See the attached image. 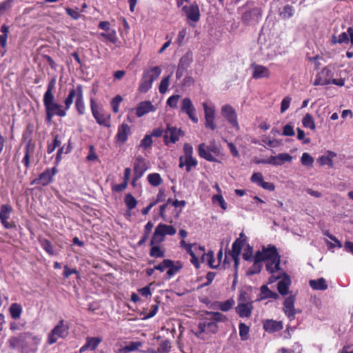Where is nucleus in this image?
Masks as SVG:
<instances>
[{
    "mask_svg": "<svg viewBox=\"0 0 353 353\" xmlns=\"http://www.w3.org/2000/svg\"><path fill=\"white\" fill-rule=\"evenodd\" d=\"M252 77L255 79L268 78L270 77V70L262 65H253Z\"/></svg>",
    "mask_w": 353,
    "mask_h": 353,
    "instance_id": "nucleus-23",
    "label": "nucleus"
},
{
    "mask_svg": "<svg viewBox=\"0 0 353 353\" xmlns=\"http://www.w3.org/2000/svg\"><path fill=\"white\" fill-rule=\"evenodd\" d=\"M99 29L105 30L107 32H101L100 36L105 38L111 43L115 44L118 41L117 32L115 30L110 29V23L109 21H100L98 24Z\"/></svg>",
    "mask_w": 353,
    "mask_h": 353,
    "instance_id": "nucleus-12",
    "label": "nucleus"
},
{
    "mask_svg": "<svg viewBox=\"0 0 353 353\" xmlns=\"http://www.w3.org/2000/svg\"><path fill=\"white\" fill-rule=\"evenodd\" d=\"M53 136V140L52 143H48L47 145V153L48 154H52L57 148H59L61 145V141L60 139V137L59 134H52Z\"/></svg>",
    "mask_w": 353,
    "mask_h": 353,
    "instance_id": "nucleus-32",
    "label": "nucleus"
},
{
    "mask_svg": "<svg viewBox=\"0 0 353 353\" xmlns=\"http://www.w3.org/2000/svg\"><path fill=\"white\" fill-rule=\"evenodd\" d=\"M10 316L14 319L20 318L22 313V307L20 304L14 303H12L9 308Z\"/></svg>",
    "mask_w": 353,
    "mask_h": 353,
    "instance_id": "nucleus-35",
    "label": "nucleus"
},
{
    "mask_svg": "<svg viewBox=\"0 0 353 353\" xmlns=\"http://www.w3.org/2000/svg\"><path fill=\"white\" fill-rule=\"evenodd\" d=\"M156 228L159 229V231L161 232V234L164 236L166 235L172 236L176 232L175 228L171 225L159 223Z\"/></svg>",
    "mask_w": 353,
    "mask_h": 353,
    "instance_id": "nucleus-31",
    "label": "nucleus"
},
{
    "mask_svg": "<svg viewBox=\"0 0 353 353\" xmlns=\"http://www.w3.org/2000/svg\"><path fill=\"white\" fill-rule=\"evenodd\" d=\"M283 312L290 321L295 319L296 312L294 306H283Z\"/></svg>",
    "mask_w": 353,
    "mask_h": 353,
    "instance_id": "nucleus-61",
    "label": "nucleus"
},
{
    "mask_svg": "<svg viewBox=\"0 0 353 353\" xmlns=\"http://www.w3.org/2000/svg\"><path fill=\"white\" fill-rule=\"evenodd\" d=\"M170 343L168 340H165L160 343L157 352L159 353H168L170 350Z\"/></svg>",
    "mask_w": 353,
    "mask_h": 353,
    "instance_id": "nucleus-63",
    "label": "nucleus"
},
{
    "mask_svg": "<svg viewBox=\"0 0 353 353\" xmlns=\"http://www.w3.org/2000/svg\"><path fill=\"white\" fill-rule=\"evenodd\" d=\"M201 259L203 261H206L211 268H216L219 266V263L217 265H214L215 261L214 258V252L212 250L208 251L207 253H203Z\"/></svg>",
    "mask_w": 353,
    "mask_h": 353,
    "instance_id": "nucleus-41",
    "label": "nucleus"
},
{
    "mask_svg": "<svg viewBox=\"0 0 353 353\" xmlns=\"http://www.w3.org/2000/svg\"><path fill=\"white\" fill-rule=\"evenodd\" d=\"M71 150L72 147L70 141L68 142V145L66 148H65V145L59 147L55 158V165L57 166L59 164L61 161L63 154H68Z\"/></svg>",
    "mask_w": 353,
    "mask_h": 353,
    "instance_id": "nucleus-34",
    "label": "nucleus"
},
{
    "mask_svg": "<svg viewBox=\"0 0 353 353\" xmlns=\"http://www.w3.org/2000/svg\"><path fill=\"white\" fill-rule=\"evenodd\" d=\"M152 143L153 141L152 139V135L146 134L141 141L139 148H141L144 150H147L148 148H151Z\"/></svg>",
    "mask_w": 353,
    "mask_h": 353,
    "instance_id": "nucleus-51",
    "label": "nucleus"
},
{
    "mask_svg": "<svg viewBox=\"0 0 353 353\" xmlns=\"http://www.w3.org/2000/svg\"><path fill=\"white\" fill-rule=\"evenodd\" d=\"M244 234L243 233L240 234V238L236 239L232 245V254L231 256H239L242 248L244 245L245 239H241V237L243 236Z\"/></svg>",
    "mask_w": 353,
    "mask_h": 353,
    "instance_id": "nucleus-26",
    "label": "nucleus"
},
{
    "mask_svg": "<svg viewBox=\"0 0 353 353\" xmlns=\"http://www.w3.org/2000/svg\"><path fill=\"white\" fill-rule=\"evenodd\" d=\"M148 183L154 187L160 185L163 183V179L159 173H151L148 175Z\"/></svg>",
    "mask_w": 353,
    "mask_h": 353,
    "instance_id": "nucleus-36",
    "label": "nucleus"
},
{
    "mask_svg": "<svg viewBox=\"0 0 353 353\" xmlns=\"http://www.w3.org/2000/svg\"><path fill=\"white\" fill-rule=\"evenodd\" d=\"M130 133L131 130L129 125L123 123L119 126L115 138L118 141L123 144L127 141Z\"/></svg>",
    "mask_w": 353,
    "mask_h": 353,
    "instance_id": "nucleus-19",
    "label": "nucleus"
},
{
    "mask_svg": "<svg viewBox=\"0 0 353 353\" xmlns=\"http://www.w3.org/2000/svg\"><path fill=\"white\" fill-rule=\"evenodd\" d=\"M212 199L213 203H215L217 201L223 210L227 209V203L225 201L221 194H218L214 195L212 196Z\"/></svg>",
    "mask_w": 353,
    "mask_h": 353,
    "instance_id": "nucleus-64",
    "label": "nucleus"
},
{
    "mask_svg": "<svg viewBox=\"0 0 353 353\" xmlns=\"http://www.w3.org/2000/svg\"><path fill=\"white\" fill-rule=\"evenodd\" d=\"M101 341V337H87L85 343L89 349L95 350Z\"/></svg>",
    "mask_w": 353,
    "mask_h": 353,
    "instance_id": "nucleus-42",
    "label": "nucleus"
},
{
    "mask_svg": "<svg viewBox=\"0 0 353 353\" xmlns=\"http://www.w3.org/2000/svg\"><path fill=\"white\" fill-rule=\"evenodd\" d=\"M309 285L314 290H325L328 288L324 278H319L316 280H310L309 281Z\"/></svg>",
    "mask_w": 353,
    "mask_h": 353,
    "instance_id": "nucleus-29",
    "label": "nucleus"
},
{
    "mask_svg": "<svg viewBox=\"0 0 353 353\" xmlns=\"http://www.w3.org/2000/svg\"><path fill=\"white\" fill-rule=\"evenodd\" d=\"M74 107L79 115H83L85 113L84 95L74 101Z\"/></svg>",
    "mask_w": 353,
    "mask_h": 353,
    "instance_id": "nucleus-40",
    "label": "nucleus"
},
{
    "mask_svg": "<svg viewBox=\"0 0 353 353\" xmlns=\"http://www.w3.org/2000/svg\"><path fill=\"white\" fill-rule=\"evenodd\" d=\"M334 77L333 69L330 65L323 68L321 72L316 74L314 81V85H326L331 83Z\"/></svg>",
    "mask_w": 353,
    "mask_h": 353,
    "instance_id": "nucleus-9",
    "label": "nucleus"
},
{
    "mask_svg": "<svg viewBox=\"0 0 353 353\" xmlns=\"http://www.w3.org/2000/svg\"><path fill=\"white\" fill-rule=\"evenodd\" d=\"M39 242L41 248L50 256L55 255L56 253L54 250L53 245L47 239H39Z\"/></svg>",
    "mask_w": 353,
    "mask_h": 353,
    "instance_id": "nucleus-33",
    "label": "nucleus"
},
{
    "mask_svg": "<svg viewBox=\"0 0 353 353\" xmlns=\"http://www.w3.org/2000/svg\"><path fill=\"white\" fill-rule=\"evenodd\" d=\"M54 97H43V102L46 110V121L48 123L52 122L54 116L64 117L66 116L67 111L65 105L64 108L57 103L54 102Z\"/></svg>",
    "mask_w": 353,
    "mask_h": 353,
    "instance_id": "nucleus-2",
    "label": "nucleus"
},
{
    "mask_svg": "<svg viewBox=\"0 0 353 353\" xmlns=\"http://www.w3.org/2000/svg\"><path fill=\"white\" fill-rule=\"evenodd\" d=\"M12 211L13 208L10 204H3L0 206V222L8 230L14 229L17 227L14 221H8Z\"/></svg>",
    "mask_w": 353,
    "mask_h": 353,
    "instance_id": "nucleus-8",
    "label": "nucleus"
},
{
    "mask_svg": "<svg viewBox=\"0 0 353 353\" xmlns=\"http://www.w3.org/2000/svg\"><path fill=\"white\" fill-rule=\"evenodd\" d=\"M260 291L261 300L267 299H272L276 300L279 298L278 294L270 290L266 285H263L261 287Z\"/></svg>",
    "mask_w": 353,
    "mask_h": 353,
    "instance_id": "nucleus-27",
    "label": "nucleus"
},
{
    "mask_svg": "<svg viewBox=\"0 0 353 353\" xmlns=\"http://www.w3.org/2000/svg\"><path fill=\"white\" fill-rule=\"evenodd\" d=\"M157 110L156 107L150 101H143L140 102L136 108V115L140 118L145 114L155 112Z\"/></svg>",
    "mask_w": 353,
    "mask_h": 353,
    "instance_id": "nucleus-17",
    "label": "nucleus"
},
{
    "mask_svg": "<svg viewBox=\"0 0 353 353\" xmlns=\"http://www.w3.org/2000/svg\"><path fill=\"white\" fill-rule=\"evenodd\" d=\"M220 153V148L214 142L210 143L208 146H206L204 143L199 145V156L208 161L218 162L215 156H219Z\"/></svg>",
    "mask_w": 353,
    "mask_h": 353,
    "instance_id": "nucleus-4",
    "label": "nucleus"
},
{
    "mask_svg": "<svg viewBox=\"0 0 353 353\" xmlns=\"http://www.w3.org/2000/svg\"><path fill=\"white\" fill-rule=\"evenodd\" d=\"M213 328V332H216L217 326L214 322H203L200 323L199 329L201 333L204 332L207 328Z\"/></svg>",
    "mask_w": 353,
    "mask_h": 353,
    "instance_id": "nucleus-54",
    "label": "nucleus"
},
{
    "mask_svg": "<svg viewBox=\"0 0 353 353\" xmlns=\"http://www.w3.org/2000/svg\"><path fill=\"white\" fill-rule=\"evenodd\" d=\"M294 8L289 4H287L283 8L282 11L280 12V16L284 19H289L294 15Z\"/></svg>",
    "mask_w": 353,
    "mask_h": 353,
    "instance_id": "nucleus-45",
    "label": "nucleus"
},
{
    "mask_svg": "<svg viewBox=\"0 0 353 353\" xmlns=\"http://www.w3.org/2000/svg\"><path fill=\"white\" fill-rule=\"evenodd\" d=\"M172 266V260L164 259L161 263L154 266V269L161 272L165 271L168 267Z\"/></svg>",
    "mask_w": 353,
    "mask_h": 353,
    "instance_id": "nucleus-62",
    "label": "nucleus"
},
{
    "mask_svg": "<svg viewBox=\"0 0 353 353\" xmlns=\"http://www.w3.org/2000/svg\"><path fill=\"white\" fill-rule=\"evenodd\" d=\"M150 256L154 258H161L165 256V251L162 250L160 245H150Z\"/></svg>",
    "mask_w": 353,
    "mask_h": 353,
    "instance_id": "nucleus-38",
    "label": "nucleus"
},
{
    "mask_svg": "<svg viewBox=\"0 0 353 353\" xmlns=\"http://www.w3.org/2000/svg\"><path fill=\"white\" fill-rule=\"evenodd\" d=\"M301 163L303 165L311 167L314 163L312 157L307 152H304L301 158Z\"/></svg>",
    "mask_w": 353,
    "mask_h": 353,
    "instance_id": "nucleus-59",
    "label": "nucleus"
},
{
    "mask_svg": "<svg viewBox=\"0 0 353 353\" xmlns=\"http://www.w3.org/2000/svg\"><path fill=\"white\" fill-rule=\"evenodd\" d=\"M263 329L269 333H274L281 330L283 327L282 321L268 319L263 322Z\"/></svg>",
    "mask_w": 353,
    "mask_h": 353,
    "instance_id": "nucleus-22",
    "label": "nucleus"
},
{
    "mask_svg": "<svg viewBox=\"0 0 353 353\" xmlns=\"http://www.w3.org/2000/svg\"><path fill=\"white\" fill-rule=\"evenodd\" d=\"M292 161V157L288 153H279L276 156H270L268 158V163L275 166L281 165L286 162H291Z\"/></svg>",
    "mask_w": 353,
    "mask_h": 353,
    "instance_id": "nucleus-18",
    "label": "nucleus"
},
{
    "mask_svg": "<svg viewBox=\"0 0 353 353\" xmlns=\"http://www.w3.org/2000/svg\"><path fill=\"white\" fill-rule=\"evenodd\" d=\"M183 132L181 129H177L176 127L167 125V129L165 131L164 142L166 145H168L169 142L175 143L179 140L181 136H183Z\"/></svg>",
    "mask_w": 353,
    "mask_h": 353,
    "instance_id": "nucleus-13",
    "label": "nucleus"
},
{
    "mask_svg": "<svg viewBox=\"0 0 353 353\" xmlns=\"http://www.w3.org/2000/svg\"><path fill=\"white\" fill-rule=\"evenodd\" d=\"M154 225L152 221H148L144 226V232L141 239L137 242L139 247L142 246L148 239Z\"/></svg>",
    "mask_w": 353,
    "mask_h": 353,
    "instance_id": "nucleus-30",
    "label": "nucleus"
},
{
    "mask_svg": "<svg viewBox=\"0 0 353 353\" xmlns=\"http://www.w3.org/2000/svg\"><path fill=\"white\" fill-rule=\"evenodd\" d=\"M239 336L243 341H245L248 339V334L250 328L244 323H240L239 325Z\"/></svg>",
    "mask_w": 353,
    "mask_h": 353,
    "instance_id": "nucleus-49",
    "label": "nucleus"
},
{
    "mask_svg": "<svg viewBox=\"0 0 353 353\" xmlns=\"http://www.w3.org/2000/svg\"><path fill=\"white\" fill-rule=\"evenodd\" d=\"M68 330L69 327L65 324L64 320H60L58 324L48 334L47 343L52 345L58 341L59 338H66L68 335Z\"/></svg>",
    "mask_w": 353,
    "mask_h": 353,
    "instance_id": "nucleus-5",
    "label": "nucleus"
},
{
    "mask_svg": "<svg viewBox=\"0 0 353 353\" xmlns=\"http://www.w3.org/2000/svg\"><path fill=\"white\" fill-rule=\"evenodd\" d=\"M143 345V343L141 341H132L128 345H125L123 348L124 353H128L139 349V347Z\"/></svg>",
    "mask_w": 353,
    "mask_h": 353,
    "instance_id": "nucleus-48",
    "label": "nucleus"
},
{
    "mask_svg": "<svg viewBox=\"0 0 353 353\" xmlns=\"http://www.w3.org/2000/svg\"><path fill=\"white\" fill-rule=\"evenodd\" d=\"M172 74H169L168 76L163 78L160 82L159 86V91L161 94H165L168 89L169 85H170V79L171 77Z\"/></svg>",
    "mask_w": 353,
    "mask_h": 353,
    "instance_id": "nucleus-46",
    "label": "nucleus"
},
{
    "mask_svg": "<svg viewBox=\"0 0 353 353\" xmlns=\"http://www.w3.org/2000/svg\"><path fill=\"white\" fill-rule=\"evenodd\" d=\"M63 268V276L64 279H68L73 274H76L77 277L80 276V273L76 268H70L68 265H65Z\"/></svg>",
    "mask_w": 353,
    "mask_h": 353,
    "instance_id": "nucleus-53",
    "label": "nucleus"
},
{
    "mask_svg": "<svg viewBox=\"0 0 353 353\" xmlns=\"http://www.w3.org/2000/svg\"><path fill=\"white\" fill-rule=\"evenodd\" d=\"M291 285V279L290 276L283 273V276L281 281L277 283V290L280 294L285 296L288 294L289 288Z\"/></svg>",
    "mask_w": 353,
    "mask_h": 353,
    "instance_id": "nucleus-21",
    "label": "nucleus"
},
{
    "mask_svg": "<svg viewBox=\"0 0 353 353\" xmlns=\"http://www.w3.org/2000/svg\"><path fill=\"white\" fill-rule=\"evenodd\" d=\"M90 102L91 112L97 123L104 127H110V114L103 111H99L94 98H90Z\"/></svg>",
    "mask_w": 353,
    "mask_h": 353,
    "instance_id": "nucleus-6",
    "label": "nucleus"
},
{
    "mask_svg": "<svg viewBox=\"0 0 353 353\" xmlns=\"http://www.w3.org/2000/svg\"><path fill=\"white\" fill-rule=\"evenodd\" d=\"M55 84H56V79L55 78H52L48 83V86H47V90L46 91V92L44 93V95H43V97H54V94H53V90L55 87Z\"/></svg>",
    "mask_w": 353,
    "mask_h": 353,
    "instance_id": "nucleus-58",
    "label": "nucleus"
},
{
    "mask_svg": "<svg viewBox=\"0 0 353 353\" xmlns=\"http://www.w3.org/2000/svg\"><path fill=\"white\" fill-rule=\"evenodd\" d=\"M34 145L32 143V141L30 140L26 145L24 148V157L22 159V163L26 169H28L30 166V154L34 153Z\"/></svg>",
    "mask_w": 353,
    "mask_h": 353,
    "instance_id": "nucleus-24",
    "label": "nucleus"
},
{
    "mask_svg": "<svg viewBox=\"0 0 353 353\" xmlns=\"http://www.w3.org/2000/svg\"><path fill=\"white\" fill-rule=\"evenodd\" d=\"M58 169L57 165L53 168H46L39 176L33 179L31 182V185H39L42 186H47L54 181V176L57 174Z\"/></svg>",
    "mask_w": 353,
    "mask_h": 353,
    "instance_id": "nucleus-7",
    "label": "nucleus"
},
{
    "mask_svg": "<svg viewBox=\"0 0 353 353\" xmlns=\"http://www.w3.org/2000/svg\"><path fill=\"white\" fill-rule=\"evenodd\" d=\"M183 268V265L180 261H176V263L172 261V266L168 267V270L166 272L167 279H170L176 272H179Z\"/></svg>",
    "mask_w": 353,
    "mask_h": 353,
    "instance_id": "nucleus-37",
    "label": "nucleus"
},
{
    "mask_svg": "<svg viewBox=\"0 0 353 353\" xmlns=\"http://www.w3.org/2000/svg\"><path fill=\"white\" fill-rule=\"evenodd\" d=\"M235 302L233 299H228L225 301L221 302L219 304V309L223 312H228L232 308Z\"/></svg>",
    "mask_w": 353,
    "mask_h": 353,
    "instance_id": "nucleus-55",
    "label": "nucleus"
},
{
    "mask_svg": "<svg viewBox=\"0 0 353 353\" xmlns=\"http://www.w3.org/2000/svg\"><path fill=\"white\" fill-rule=\"evenodd\" d=\"M123 98L117 94L110 101V105L114 113H118L119 111V105L122 102Z\"/></svg>",
    "mask_w": 353,
    "mask_h": 353,
    "instance_id": "nucleus-47",
    "label": "nucleus"
},
{
    "mask_svg": "<svg viewBox=\"0 0 353 353\" xmlns=\"http://www.w3.org/2000/svg\"><path fill=\"white\" fill-rule=\"evenodd\" d=\"M83 95V85L81 84H77L75 87L70 89L68 94L63 101L64 105H65V109L70 110L74 101L77 100V99L81 98Z\"/></svg>",
    "mask_w": 353,
    "mask_h": 353,
    "instance_id": "nucleus-11",
    "label": "nucleus"
},
{
    "mask_svg": "<svg viewBox=\"0 0 353 353\" xmlns=\"http://www.w3.org/2000/svg\"><path fill=\"white\" fill-rule=\"evenodd\" d=\"M254 261V263H253L252 265L249 268V270L248 271V275H254V274H259L261 272V271L262 270V268H263L262 263L256 262L255 261Z\"/></svg>",
    "mask_w": 353,
    "mask_h": 353,
    "instance_id": "nucleus-52",
    "label": "nucleus"
},
{
    "mask_svg": "<svg viewBox=\"0 0 353 353\" xmlns=\"http://www.w3.org/2000/svg\"><path fill=\"white\" fill-rule=\"evenodd\" d=\"M221 114L228 121V122L236 130H239V124L237 119V114L234 108L226 104L221 108Z\"/></svg>",
    "mask_w": 353,
    "mask_h": 353,
    "instance_id": "nucleus-10",
    "label": "nucleus"
},
{
    "mask_svg": "<svg viewBox=\"0 0 353 353\" xmlns=\"http://www.w3.org/2000/svg\"><path fill=\"white\" fill-rule=\"evenodd\" d=\"M281 256L267 260L265 261V269L270 273L274 274L281 269Z\"/></svg>",
    "mask_w": 353,
    "mask_h": 353,
    "instance_id": "nucleus-25",
    "label": "nucleus"
},
{
    "mask_svg": "<svg viewBox=\"0 0 353 353\" xmlns=\"http://www.w3.org/2000/svg\"><path fill=\"white\" fill-rule=\"evenodd\" d=\"M148 170L145 159L141 155L135 158L134 163V174H135V180H139Z\"/></svg>",
    "mask_w": 353,
    "mask_h": 353,
    "instance_id": "nucleus-15",
    "label": "nucleus"
},
{
    "mask_svg": "<svg viewBox=\"0 0 353 353\" xmlns=\"http://www.w3.org/2000/svg\"><path fill=\"white\" fill-rule=\"evenodd\" d=\"M124 202L128 210H131L136 208L137 201L130 193H128L124 198Z\"/></svg>",
    "mask_w": 353,
    "mask_h": 353,
    "instance_id": "nucleus-44",
    "label": "nucleus"
},
{
    "mask_svg": "<svg viewBox=\"0 0 353 353\" xmlns=\"http://www.w3.org/2000/svg\"><path fill=\"white\" fill-rule=\"evenodd\" d=\"M191 62L192 58L188 54H186L180 59L178 66L179 68L186 70L189 67Z\"/></svg>",
    "mask_w": 353,
    "mask_h": 353,
    "instance_id": "nucleus-50",
    "label": "nucleus"
},
{
    "mask_svg": "<svg viewBox=\"0 0 353 353\" xmlns=\"http://www.w3.org/2000/svg\"><path fill=\"white\" fill-rule=\"evenodd\" d=\"M41 338L31 332L21 333L17 336H10L8 344L10 349L18 350L19 353H37Z\"/></svg>",
    "mask_w": 353,
    "mask_h": 353,
    "instance_id": "nucleus-1",
    "label": "nucleus"
},
{
    "mask_svg": "<svg viewBox=\"0 0 353 353\" xmlns=\"http://www.w3.org/2000/svg\"><path fill=\"white\" fill-rule=\"evenodd\" d=\"M185 159V170L187 172H190L192 170V168H195L197 164V160L192 157H186Z\"/></svg>",
    "mask_w": 353,
    "mask_h": 353,
    "instance_id": "nucleus-56",
    "label": "nucleus"
},
{
    "mask_svg": "<svg viewBox=\"0 0 353 353\" xmlns=\"http://www.w3.org/2000/svg\"><path fill=\"white\" fill-rule=\"evenodd\" d=\"M181 111L188 114V117L194 123L198 122V118L196 115V109L190 98H184L182 100Z\"/></svg>",
    "mask_w": 353,
    "mask_h": 353,
    "instance_id": "nucleus-14",
    "label": "nucleus"
},
{
    "mask_svg": "<svg viewBox=\"0 0 353 353\" xmlns=\"http://www.w3.org/2000/svg\"><path fill=\"white\" fill-rule=\"evenodd\" d=\"M165 241V236H163L159 229L155 228L154 232L150 239V245H160Z\"/></svg>",
    "mask_w": 353,
    "mask_h": 353,
    "instance_id": "nucleus-39",
    "label": "nucleus"
},
{
    "mask_svg": "<svg viewBox=\"0 0 353 353\" xmlns=\"http://www.w3.org/2000/svg\"><path fill=\"white\" fill-rule=\"evenodd\" d=\"M317 162L320 165H327L329 168H332L334 167V163L332 159H330V157L322 155L317 159Z\"/></svg>",
    "mask_w": 353,
    "mask_h": 353,
    "instance_id": "nucleus-57",
    "label": "nucleus"
},
{
    "mask_svg": "<svg viewBox=\"0 0 353 353\" xmlns=\"http://www.w3.org/2000/svg\"><path fill=\"white\" fill-rule=\"evenodd\" d=\"M303 125L305 128L314 130L316 128L315 123L312 116L310 114H306L302 120Z\"/></svg>",
    "mask_w": 353,
    "mask_h": 353,
    "instance_id": "nucleus-43",
    "label": "nucleus"
},
{
    "mask_svg": "<svg viewBox=\"0 0 353 353\" xmlns=\"http://www.w3.org/2000/svg\"><path fill=\"white\" fill-rule=\"evenodd\" d=\"M262 250L267 260L281 256L275 245L270 244L268 247L263 246Z\"/></svg>",
    "mask_w": 353,
    "mask_h": 353,
    "instance_id": "nucleus-28",
    "label": "nucleus"
},
{
    "mask_svg": "<svg viewBox=\"0 0 353 353\" xmlns=\"http://www.w3.org/2000/svg\"><path fill=\"white\" fill-rule=\"evenodd\" d=\"M253 305L252 303L247 304H238L235 307L236 312L241 318H250L253 310Z\"/></svg>",
    "mask_w": 353,
    "mask_h": 353,
    "instance_id": "nucleus-20",
    "label": "nucleus"
},
{
    "mask_svg": "<svg viewBox=\"0 0 353 353\" xmlns=\"http://www.w3.org/2000/svg\"><path fill=\"white\" fill-rule=\"evenodd\" d=\"M161 68L154 66L143 70L138 91L141 93L148 92L152 86V83L161 74Z\"/></svg>",
    "mask_w": 353,
    "mask_h": 353,
    "instance_id": "nucleus-3",
    "label": "nucleus"
},
{
    "mask_svg": "<svg viewBox=\"0 0 353 353\" xmlns=\"http://www.w3.org/2000/svg\"><path fill=\"white\" fill-rule=\"evenodd\" d=\"M237 300H238V304H241V303L247 304L248 303H253L250 297L249 296L248 293L245 291L240 292Z\"/></svg>",
    "mask_w": 353,
    "mask_h": 353,
    "instance_id": "nucleus-60",
    "label": "nucleus"
},
{
    "mask_svg": "<svg viewBox=\"0 0 353 353\" xmlns=\"http://www.w3.org/2000/svg\"><path fill=\"white\" fill-rule=\"evenodd\" d=\"M182 10L185 13L188 19L194 22H197L200 19L199 8L195 1L189 6H183Z\"/></svg>",
    "mask_w": 353,
    "mask_h": 353,
    "instance_id": "nucleus-16",
    "label": "nucleus"
}]
</instances>
